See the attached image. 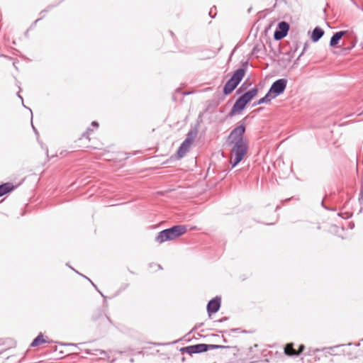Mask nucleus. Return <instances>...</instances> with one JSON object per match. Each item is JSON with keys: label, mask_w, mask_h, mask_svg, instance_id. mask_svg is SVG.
<instances>
[{"label": "nucleus", "mask_w": 363, "mask_h": 363, "mask_svg": "<svg viewBox=\"0 0 363 363\" xmlns=\"http://www.w3.org/2000/svg\"><path fill=\"white\" fill-rule=\"evenodd\" d=\"M284 353L288 356H298L299 352L294 348L293 343H288L284 348Z\"/></svg>", "instance_id": "nucleus-14"}, {"label": "nucleus", "mask_w": 363, "mask_h": 363, "mask_svg": "<svg viewBox=\"0 0 363 363\" xmlns=\"http://www.w3.org/2000/svg\"><path fill=\"white\" fill-rule=\"evenodd\" d=\"M22 106H23L25 108H27V106H26L24 104H22Z\"/></svg>", "instance_id": "nucleus-36"}, {"label": "nucleus", "mask_w": 363, "mask_h": 363, "mask_svg": "<svg viewBox=\"0 0 363 363\" xmlns=\"http://www.w3.org/2000/svg\"><path fill=\"white\" fill-rule=\"evenodd\" d=\"M257 93L258 89L257 87H254L240 96L248 104L257 94Z\"/></svg>", "instance_id": "nucleus-11"}, {"label": "nucleus", "mask_w": 363, "mask_h": 363, "mask_svg": "<svg viewBox=\"0 0 363 363\" xmlns=\"http://www.w3.org/2000/svg\"><path fill=\"white\" fill-rule=\"evenodd\" d=\"M22 106H23L25 108H27V106H26L24 104H22Z\"/></svg>", "instance_id": "nucleus-35"}, {"label": "nucleus", "mask_w": 363, "mask_h": 363, "mask_svg": "<svg viewBox=\"0 0 363 363\" xmlns=\"http://www.w3.org/2000/svg\"><path fill=\"white\" fill-rule=\"evenodd\" d=\"M207 347H208L207 344H203V343L196 344L194 345H190V346L182 347L181 349V352H186L189 354H198V353L206 352Z\"/></svg>", "instance_id": "nucleus-5"}, {"label": "nucleus", "mask_w": 363, "mask_h": 363, "mask_svg": "<svg viewBox=\"0 0 363 363\" xmlns=\"http://www.w3.org/2000/svg\"><path fill=\"white\" fill-rule=\"evenodd\" d=\"M22 106H23L25 108H27V106H26L24 104H22Z\"/></svg>", "instance_id": "nucleus-39"}, {"label": "nucleus", "mask_w": 363, "mask_h": 363, "mask_svg": "<svg viewBox=\"0 0 363 363\" xmlns=\"http://www.w3.org/2000/svg\"><path fill=\"white\" fill-rule=\"evenodd\" d=\"M287 82L286 79H277L272 83L268 91L272 95V97L276 98L284 91Z\"/></svg>", "instance_id": "nucleus-3"}, {"label": "nucleus", "mask_w": 363, "mask_h": 363, "mask_svg": "<svg viewBox=\"0 0 363 363\" xmlns=\"http://www.w3.org/2000/svg\"><path fill=\"white\" fill-rule=\"evenodd\" d=\"M289 24L286 21H281L278 23L277 28L274 33V39L280 40L285 38L289 30Z\"/></svg>", "instance_id": "nucleus-4"}, {"label": "nucleus", "mask_w": 363, "mask_h": 363, "mask_svg": "<svg viewBox=\"0 0 363 363\" xmlns=\"http://www.w3.org/2000/svg\"><path fill=\"white\" fill-rule=\"evenodd\" d=\"M18 97L21 99V101H23V98H22V96H21L19 94H18Z\"/></svg>", "instance_id": "nucleus-32"}, {"label": "nucleus", "mask_w": 363, "mask_h": 363, "mask_svg": "<svg viewBox=\"0 0 363 363\" xmlns=\"http://www.w3.org/2000/svg\"><path fill=\"white\" fill-rule=\"evenodd\" d=\"M223 342H227V340H226L224 337H223Z\"/></svg>", "instance_id": "nucleus-45"}, {"label": "nucleus", "mask_w": 363, "mask_h": 363, "mask_svg": "<svg viewBox=\"0 0 363 363\" xmlns=\"http://www.w3.org/2000/svg\"><path fill=\"white\" fill-rule=\"evenodd\" d=\"M220 307V298L218 296H216L209 301V302L207 304V311L209 315H211V313H215L218 312Z\"/></svg>", "instance_id": "nucleus-7"}, {"label": "nucleus", "mask_w": 363, "mask_h": 363, "mask_svg": "<svg viewBox=\"0 0 363 363\" xmlns=\"http://www.w3.org/2000/svg\"><path fill=\"white\" fill-rule=\"evenodd\" d=\"M238 86V84H236L235 82H233L231 79H229L225 83L224 87H223V94L224 95L227 96L229 95L230 93L233 92L235 89V88Z\"/></svg>", "instance_id": "nucleus-12"}, {"label": "nucleus", "mask_w": 363, "mask_h": 363, "mask_svg": "<svg viewBox=\"0 0 363 363\" xmlns=\"http://www.w3.org/2000/svg\"><path fill=\"white\" fill-rule=\"evenodd\" d=\"M65 345H71V346H74V345H74V344H73V343L65 344Z\"/></svg>", "instance_id": "nucleus-31"}, {"label": "nucleus", "mask_w": 363, "mask_h": 363, "mask_svg": "<svg viewBox=\"0 0 363 363\" xmlns=\"http://www.w3.org/2000/svg\"><path fill=\"white\" fill-rule=\"evenodd\" d=\"M22 106H23L25 108H27V106H26L24 104H22Z\"/></svg>", "instance_id": "nucleus-38"}, {"label": "nucleus", "mask_w": 363, "mask_h": 363, "mask_svg": "<svg viewBox=\"0 0 363 363\" xmlns=\"http://www.w3.org/2000/svg\"><path fill=\"white\" fill-rule=\"evenodd\" d=\"M237 330H238V329H237V328H236V329H232V330H231V331H232V332H235V331H237Z\"/></svg>", "instance_id": "nucleus-34"}, {"label": "nucleus", "mask_w": 363, "mask_h": 363, "mask_svg": "<svg viewBox=\"0 0 363 363\" xmlns=\"http://www.w3.org/2000/svg\"><path fill=\"white\" fill-rule=\"evenodd\" d=\"M259 104H262V103H259V101H257V102H255L253 104V106H255L259 105Z\"/></svg>", "instance_id": "nucleus-28"}, {"label": "nucleus", "mask_w": 363, "mask_h": 363, "mask_svg": "<svg viewBox=\"0 0 363 363\" xmlns=\"http://www.w3.org/2000/svg\"><path fill=\"white\" fill-rule=\"evenodd\" d=\"M308 46V43H305V45H304V47H303V48L302 52H301V54H300V55H298V59H300V57L303 55V53L305 52V51L307 50Z\"/></svg>", "instance_id": "nucleus-23"}, {"label": "nucleus", "mask_w": 363, "mask_h": 363, "mask_svg": "<svg viewBox=\"0 0 363 363\" xmlns=\"http://www.w3.org/2000/svg\"><path fill=\"white\" fill-rule=\"evenodd\" d=\"M189 147L184 146L182 144L177 152V157L178 158L183 157L186 154V152L189 151Z\"/></svg>", "instance_id": "nucleus-16"}, {"label": "nucleus", "mask_w": 363, "mask_h": 363, "mask_svg": "<svg viewBox=\"0 0 363 363\" xmlns=\"http://www.w3.org/2000/svg\"><path fill=\"white\" fill-rule=\"evenodd\" d=\"M84 277H85V279H87V280H89L91 282V281L89 279V278H87V277H85V276H84Z\"/></svg>", "instance_id": "nucleus-42"}, {"label": "nucleus", "mask_w": 363, "mask_h": 363, "mask_svg": "<svg viewBox=\"0 0 363 363\" xmlns=\"http://www.w3.org/2000/svg\"><path fill=\"white\" fill-rule=\"evenodd\" d=\"M356 346L357 347L359 346V343L356 344Z\"/></svg>", "instance_id": "nucleus-46"}, {"label": "nucleus", "mask_w": 363, "mask_h": 363, "mask_svg": "<svg viewBox=\"0 0 363 363\" xmlns=\"http://www.w3.org/2000/svg\"><path fill=\"white\" fill-rule=\"evenodd\" d=\"M323 35L324 30L321 28L317 26L313 29L311 38L313 42L316 43L323 37Z\"/></svg>", "instance_id": "nucleus-10"}, {"label": "nucleus", "mask_w": 363, "mask_h": 363, "mask_svg": "<svg viewBox=\"0 0 363 363\" xmlns=\"http://www.w3.org/2000/svg\"><path fill=\"white\" fill-rule=\"evenodd\" d=\"M47 340L44 338L42 333H40L31 342L30 347H37L43 343H46Z\"/></svg>", "instance_id": "nucleus-15"}, {"label": "nucleus", "mask_w": 363, "mask_h": 363, "mask_svg": "<svg viewBox=\"0 0 363 363\" xmlns=\"http://www.w3.org/2000/svg\"><path fill=\"white\" fill-rule=\"evenodd\" d=\"M350 345H352V343H348L347 345L346 344H341V345H335V346H333V347H328L327 349L329 350L333 351V350H334V349L340 347H345V346H350Z\"/></svg>", "instance_id": "nucleus-20"}, {"label": "nucleus", "mask_w": 363, "mask_h": 363, "mask_svg": "<svg viewBox=\"0 0 363 363\" xmlns=\"http://www.w3.org/2000/svg\"><path fill=\"white\" fill-rule=\"evenodd\" d=\"M362 9V11H363V9Z\"/></svg>", "instance_id": "nucleus-47"}, {"label": "nucleus", "mask_w": 363, "mask_h": 363, "mask_svg": "<svg viewBox=\"0 0 363 363\" xmlns=\"http://www.w3.org/2000/svg\"><path fill=\"white\" fill-rule=\"evenodd\" d=\"M99 353H100L101 354H106V352H105L104 350H99Z\"/></svg>", "instance_id": "nucleus-27"}, {"label": "nucleus", "mask_w": 363, "mask_h": 363, "mask_svg": "<svg viewBox=\"0 0 363 363\" xmlns=\"http://www.w3.org/2000/svg\"><path fill=\"white\" fill-rule=\"evenodd\" d=\"M321 205H322L324 208H325V206H324L323 201L321 202Z\"/></svg>", "instance_id": "nucleus-40"}, {"label": "nucleus", "mask_w": 363, "mask_h": 363, "mask_svg": "<svg viewBox=\"0 0 363 363\" xmlns=\"http://www.w3.org/2000/svg\"><path fill=\"white\" fill-rule=\"evenodd\" d=\"M14 189V186L9 182L4 183L0 185V197L7 193L12 191Z\"/></svg>", "instance_id": "nucleus-13"}, {"label": "nucleus", "mask_w": 363, "mask_h": 363, "mask_svg": "<svg viewBox=\"0 0 363 363\" xmlns=\"http://www.w3.org/2000/svg\"><path fill=\"white\" fill-rule=\"evenodd\" d=\"M187 231V226L184 225H176L169 228L160 231L156 236L155 240L159 244L167 241L173 240Z\"/></svg>", "instance_id": "nucleus-2"}, {"label": "nucleus", "mask_w": 363, "mask_h": 363, "mask_svg": "<svg viewBox=\"0 0 363 363\" xmlns=\"http://www.w3.org/2000/svg\"><path fill=\"white\" fill-rule=\"evenodd\" d=\"M242 65H247V62H245Z\"/></svg>", "instance_id": "nucleus-43"}, {"label": "nucleus", "mask_w": 363, "mask_h": 363, "mask_svg": "<svg viewBox=\"0 0 363 363\" xmlns=\"http://www.w3.org/2000/svg\"><path fill=\"white\" fill-rule=\"evenodd\" d=\"M346 30H340L335 33L330 38V46L336 47L339 43L340 40H341V38L346 34Z\"/></svg>", "instance_id": "nucleus-9"}, {"label": "nucleus", "mask_w": 363, "mask_h": 363, "mask_svg": "<svg viewBox=\"0 0 363 363\" xmlns=\"http://www.w3.org/2000/svg\"><path fill=\"white\" fill-rule=\"evenodd\" d=\"M193 141H191V138H186V139L183 141L182 143L184 146H186L187 147H190L191 145L192 144Z\"/></svg>", "instance_id": "nucleus-19"}, {"label": "nucleus", "mask_w": 363, "mask_h": 363, "mask_svg": "<svg viewBox=\"0 0 363 363\" xmlns=\"http://www.w3.org/2000/svg\"><path fill=\"white\" fill-rule=\"evenodd\" d=\"M209 16L211 17V18H213L214 16H212V9H211V11H209Z\"/></svg>", "instance_id": "nucleus-30"}, {"label": "nucleus", "mask_w": 363, "mask_h": 363, "mask_svg": "<svg viewBox=\"0 0 363 363\" xmlns=\"http://www.w3.org/2000/svg\"><path fill=\"white\" fill-rule=\"evenodd\" d=\"M92 130L90 128H88L86 131L84 132L83 134H82V137L83 138H86L87 139H89V133L91 132Z\"/></svg>", "instance_id": "nucleus-22"}, {"label": "nucleus", "mask_w": 363, "mask_h": 363, "mask_svg": "<svg viewBox=\"0 0 363 363\" xmlns=\"http://www.w3.org/2000/svg\"><path fill=\"white\" fill-rule=\"evenodd\" d=\"M273 99H274V97H272V95L270 94V93L268 91L264 97L259 100V102L262 104H266L269 103Z\"/></svg>", "instance_id": "nucleus-17"}, {"label": "nucleus", "mask_w": 363, "mask_h": 363, "mask_svg": "<svg viewBox=\"0 0 363 363\" xmlns=\"http://www.w3.org/2000/svg\"><path fill=\"white\" fill-rule=\"evenodd\" d=\"M247 104V101H245V100H243V99L241 96H240L233 106L232 109L228 113L227 117L232 118L237 113L242 111L245 108Z\"/></svg>", "instance_id": "nucleus-6"}, {"label": "nucleus", "mask_w": 363, "mask_h": 363, "mask_svg": "<svg viewBox=\"0 0 363 363\" xmlns=\"http://www.w3.org/2000/svg\"><path fill=\"white\" fill-rule=\"evenodd\" d=\"M246 70L243 67L236 69L230 79H231L236 84H239L245 74Z\"/></svg>", "instance_id": "nucleus-8"}, {"label": "nucleus", "mask_w": 363, "mask_h": 363, "mask_svg": "<svg viewBox=\"0 0 363 363\" xmlns=\"http://www.w3.org/2000/svg\"><path fill=\"white\" fill-rule=\"evenodd\" d=\"M32 126H33L34 131L37 133V130H36L35 128L33 125H32Z\"/></svg>", "instance_id": "nucleus-33"}, {"label": "nucleus", "mask_w": 363, "mask_h": 363, "mask_svg": "<svg viewBox=\"0 0 363 363\" xmlns=\"http://www.w3.org/2000/svg\"><path fill=\"white\" fill-rule=\"evenodd\" d=\"M304 348H305L304 345H301L298 350H296V351H297V352H299V354H300L303 351Z\"/></svg>", "instance_id": "nucleus-24"}, {"label": "nucleus", "mask_w": 363, "mask_h": 363, "mask_svg": "<svg viewBox=\"0 0 363 363\" xmlns=\"http://www.w3.org/2000/svg\"><path fill=\"white\" fill-rule=\"evenodd\" d=\"M196 135V132H193L191 130L188 133L186 138H191V141H194Z\"/></svg>", "instance_id": "nucleus-21"}, {"label": "nucleus", "mask_w": 363, "mask_h": 363, "mask_svg": "<svg viewBox=\"0 0 363 363\" xmlns=\"http://www.w3.org/2000/svg\"><path fill=\"white\" fill-rule=\"evenodd\" d=\"M91 125H92V126H94V127H95V128H97V127L99 126V123H98V122H96V121H93V122L91 123Z\"/></svg>", "instance_id": "nucleus-25"}, {"label": "nucleus", "mask_w": 363, "mask_h": 363, "mask_svg": "<svg viewBox=\"0 0 363 363\" xmlns=\"http://www.w3.org/2000/svg\"><path fill=\"white\" fill-rule=\"evenodd\" d=\"M22 106H23L25 108H27V106H26L24 104H22Z\"/></svg>", "instance_id": "nucleus-37"}, {"label": "nucleus", "mask_w": 363, "mask_h": 363, "mask_svg": "<svg viewBox=\"0 0 363 363\" xmlns=\"http://www.w3.org/2000/svg\"><path fill=\"white\" fill-rule=\"evenodd\" d=\"M224 348H230V347L229 346L220 345H208L207 351L208 350L224 349Z\"/></svg>", "instance_id": "nucleus-18"}, {"label": "nucleus", "mask_w": 363, "mask_h": 363, "mask_svg": "<svg viewBox=\"0 0 363 363\" xmlns=\"http://www.w3.org/2000/svg\"><path fill=\"white\" fill-rule=\"evenodd\" d=\"M228 318L226 317H224L223 318L220 319L219 322H223L225 321Z\"/></svg>", "instance_id": "nucleus-29"}, {"label": "nucleus", "mask_w": 363, "mask_h": 363, "mask_svg": "<svg viewBox=\"0 0 363 363\" xmlns=\"http://www.w3.org/2000/svg\"><path fill=\"white\" fill-rule=\"evenodd\" d=\"M352 2L353 3V4H354L355 6H357V8H359V6H358V4H357V2H356L355 1L352 0Z\"/></svg>", "instance_id": "nucleus-26"}, {"label": "nucleus", "mask_w": 363, "mask_h": 363, "mask_svg": "<svg viewBox=\"0 0 363 363\" xmlns=\"http://www.w3.org/2000/svg\"><path fill=\"white\" fill-rule=\"evenodd\" d=\"M92 286H94L95 288H96V285L91 281Z\"/></svg>", "instance_id": "nucleus-44"}, {"label": "nucleus", "mask_w": 363, "mask_h": 363, "mask_svg": "<svg viewBox=\"0 0 363 363\" xmlns=\"http://www.w3.org/2000/svg\"><path fill=\"white\" fill-rule=\"evenodd\" d=\"M247 117H245L241 123L233 128L227 138V142L231 146V160L230 163L233 167L237 166L244 158L247 152L248 142L244 137L246 130L245 121Z\"/></svg>", "instance_id": "nucleus-1"}, {"label": "nucleus", "mask_w": 363, "mask_h": 363, "mask_svg": "<svg viewBox=\"0 0 363 363\" xmlns=\"http://www.w3.org/2000/svg\"><path fill=\"white\" fill-rule=\"evenodd\" d=\"M84 277H85V279H87V280H89L91 282V281L89 279V278H87V277H85V276H84Z\"/></svg>", "instance_id": "nucleus-41"}]
</instances>
